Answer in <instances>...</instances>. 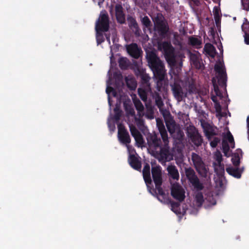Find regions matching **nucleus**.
<instances>
[{"label":"nucleus","instance_id":"f257e3e1","mask_svg":"<svg viewBox=\"0 0 249 249\" xmlns=\"http://www.w3.org/2000/svg\"><path fill=\"white\" fill-rule=\"evenodd\" d=\"M216 72L215 77L212 80L213 89L211 91V99L214 103V107L217 114L223 116L221 112L220 104L227 106V95L225 91L227 75L225 68L222 62H216L214 66Z\"/></svg>","mask_w":249,"mask_h":249},{"label":"nucleus","instance_id":"f03ea898","mask_svg":"<svg viewBox=\"0 0 249 249\" xmlns=\"http://www.w3.org/2000/svg\"><path fill=\"white\" fill-rule=\"evenodd\" d=\"M157 126L162 138L163 146L161 145V141L158 139L156 135L152 136L150 139H148V142L149 144L153 145L155 149L160 147V152L158 154V159L162 163L168 161L173 159V155L169 150L168 138L167 133L162 122L157 121Z\"/></svg>","mask_w":249,"mask_h":249},{"label":"nucleus","instance_id":"7ed1b4c3","mask_svg":"<svg viewBox=\"0 0 249 249\" xmlns=\"http://www.w3.org/2000/svg\"><path fill=\"white\" fill-rule=\"evenodd\" d=\"M147 59L149 65L155 76H157L160 80L163 79L165 73L164 67L162 62L153 53L148 54Z\"/></svg>","mask_w":249,"mask_h":249},{"label":"nucleus","instance_id":"20e7f679","mask_svg":"<svg viewBox=\"0 0 249 249\" xmlns=\"http://www.w3.org/2000/svg\"><path fill=\"white\" fill-rule=\"evenodd\" d=\"M109 27V20L106 11H103L100 13L98 20L95 24L96 31V40L97 44H99L104 41L102 31H107Z\"/></svg>","mask_w":249,"mask_h":249},{"label":"nucleus","instance_id":"39448f33","mask_svg":"<svg viewBox=\"0 0 249 249\" xmlns=\"http://www.w3.org/2000/svg\"><path fill=\"white\" fill-rule=\"evenodd\" d=\"M158 49L164 54V57L170 66H175L176 58L175 50L171 43L169 41L159 42Z\"/></svg>","mask_w":249,"mask_h":249},{"label":"nucleus","instance_id":"423d86ee","mask_svg":"<svg viewBox=\"0 0 249 249\" xmlns=\"http://www.w3.org/2000/svg\"><path fill=\"white\" fill-rule=\"evenodd\" d=\"M110 78L107 82V88H106V92L108 95V104L110 106V109H111V100H110V94L112 93V95L114 97H116L117 99L118 100V102L116 104V107L114 108V113L115 115L114 116V119L116 121H118L120 119V117L122 114V111L120 109V107L119 106V105H120L121 101L122 100V97L121 96L120 99H118V94L115 92L114 89L110 87Z\"/></svg>","mask_w":249,"mask_h":249},{"label":"nucleus","instance_id":"0eeeda50","mask_svg":"<svg viewBox=\"0 0 249 249\" xmlns=\"http://www.w3.org/2000/svg\"><path fill=\"white\" fill-rule=\"evenodd\" d=\"M171 79L174 80V84L171 85L172 89L176 99L180 102L184 97V93L181 87L182 82L180 80L179 77L175 73H170Z\"/></svg>","mask_w":249,"mask_h":249},{"label":"nucleus","instance_id":"6e6552de","mask_svg":"<svg viewBox=\"0 0 249 249\" xmlns=\"http://www.w3.org/2000/svg\"><path fill=\"white\" fill-rule=\"evenodd\" d=\"M222 147L224 155L226 157H229L231 155L230 151V148H234L235 143L233 137L229 130H227L226 133L222 134Z\"/></svg>","mask_w":249,"mask_h":249},{"label":"nucleus","instance_id":"1a4fd4ad","mask_svg":"<svg viewBox=\"0 0 249 249\" xmlns=\"http://www.w3.org/2000/svg\"><path fill=\"white\" fill-rule=\"evenodd\" d=\"M192 160L199 174L202 177L206 178L208 174V168L202 161L200 157L197 154L193 153Z\"/></svg>","mask_w":249,"mask_h":249},{"label":"nucleus","instance_id":"9d476101","mask_svg":"<svg viewBox=\"0 0 249 249\" xmlns=\"http://www.w3.org/2000/svg\"><path fill=\"white\" fill-rule=\"evenodd\" d=\"M152 174L157 190L160 194L162 195L163 192L161 188L162 183L161 167L160 166H153L152 167Z\"/></svg>","mask_w":249,"mask_h":249},{"label":"nucleus","instance_id":"9b49d317","mask_svg":"<svg viewBox=\"0 0 249 249\" xmlns=\"http://www.w3.org/2000/svg\"><path fill=\"white\" fill-rule=\"evenodd\" d=\"M128 152L129 154L128 161L131 166L134 169L139 170L141 168V163L137 157L135 156V151L129 144H126Z\"/></svg>","mask_w":249,"mask_h":249},{"label":"nucleus","instance_id":"f8f14e48","mask_svg":"<svg viewBox=\"0 0 249 249\" xmlns=\"http://www.w3.org/2000/svg\"><path fill=\"white\" fill-rule=\"evenodd\" d=\"M171 195L179 201H183L185 197L184 189L178 183H173L172 185Z\"/></svg>","mask_w":249,"mask_h":249},{"label":"nucleus","instance_id":"ddd939ff","mask_svg":"<svg viewBox=\"0 0 249 249\" xmlns=\"http://www.w3.org/2000/svg\"><path fill=\"white\" fill-rule=\"evenodd\" d=\"M164 119L166 126L170 133L173 135L177 131L178 133L179 136L182 137L183 133L178 129V126L171 116L169 114Z\"/></svg>","mask_w":249,"mask_h":249},{"label":"nucleus","instance_id":"4468645a","mask_svg":"<svg viewBox=\"0 0 249 249\" xmlns=\"http://www.w3.org/2000/svg\"><path fill=\"white\" fill-rule=\"evenodd\" d=\"M186 175L192 185L197 191L203 189V184L199 181L197 177L194 174V171L188 169L186 172Z\"/></svg>","mask_w":249,"mask_h":249},{"label":"nucleus","instance_id":"2eb2a0df","mask_svg":"<svg viewBox=\"0 0 249 249\" xmlns=\"http://www.w3.org/2000/svg\"><path fill=\"white\" fill-rule=\"evenodd\" d=\"M118 137L120 141L125 145L130 142V138L124 126L121 124H118Z\"/></svg>","mask_w":249,"mask_h":249},{"label":"nucleus","instance_id":"dca6fc26","mask_svg":"<svg viewBox=\"0 0 249 249\" xmlns=\"http://www.w3.org/2000/svg\"><path fill=\"white\" fill-rule=\"evenodd\" d=\"M163 19L164 18L160 14H158L156 17L153 19L155 26L162 33L165 32L167 30L166 25Z\"/></svg>","mask_w":249,"mask_h":249},{"label":"nucleus","instance_id":"f3484780","mask_svg":"<svg viewBox=\"0 0 249 249\" xmlns=\"http://www.w3.org/2000/svg\"><path fill=\"white\" fill-rule=\"evenodd\" d=\"M189 57L192 65L196 69H200L201 68V59L200 58V54L198 52L195 53H189Z\"/></svg>","mask_w":249,"mask_h":249},{"label":"nucleus","instance_id":"a211bd4d","mask_svg":"<svg viewBox=\"0 0 249 249\" xmlns=\"http://www.w3.org/2000/svg\"><path fill=\"white\" fill-rule=\"evenodd\" d=\"M129 127L131 133L134 138L137 144L139 147H142L144 141L142 134L135 126H130Z\"/></svg>","mask_w":249,"mask_h":249},{"label":"nucleus","instance_id":"6ab92c4d","mask_svg":"<svg viewBox=\"0 0 249 249\" xmlns=\"http://www.w3.org/2000/svg\"><path fill=\"white\" fill-rule=\"evenodd\" d=\"M115 15L118 22L124 23L125 21V16L121 4H116L115 6Z\"/></svg>","mask_w":249,"mask_h":249},{"label":"nucleus","instance_id":"aec40b11","mask_svg":"<svg viewBox=\"0 0 249 249\" xmlns=\"http://www.w3.org/2000/svg\"><path fill=\"white\" fill-rule=\"evenodd\" d=\"M142 173L145 182L149 192H151L150 189V185L151 184L152 180L150 177V166L149 164H146L145 165L143 169Z\"/></svg>","mask_w":249,"mask_h":249},{"label":"nucleus","instance_id":"412c9836","mask_svg":"<svg viewBox=\"0 0 249 249\" xmlns=\"http://www.w3.org/2000/svg\"><path fill=\"white\" fill-rule=\"evenodd\" d=\"M127 51L132 57L137 58L140 55V50L136 44H131L127 46Z\"/></svg>","mask_w":249,"mask_h":249},{"label":"nucleus","instance_id":"4be33fe9","mask_svg":"<svg viewBox=\"0 0 249 249\" xmlns=\"http://www.w3.org/2000/svg\"><path fill=\"white\" fill-rule=\"evenodd\" d=\"M215 134V133H213V132H210L209 131L206 132V135L210 141V145L212 147H215L220 141V138L216 137H213V135Z\"/></svg>","mask_w":249,"mask_h":249},{"label":"nucleus","instance_id":"5701e85b","mask_svg":"<svg viewBox=\"0 0 249 249\" xmlns=\"http://www.w3.org/2000/svg\"><path fill=\"white\" fill-rule=\"evenodd\" d=\"M203 201L204 198L202 193L199 192L196 193L194 199V205L196 211H197V208L202 205Z\"/></svg>","mask_w":249,"mask_h":249},{"label":"nucleus","instance_id":"b1692460","mask_svg":"<svg viewBox=\"0 0 249 249\" xmlns=\"http://www.w3.org/2000/svg\"><path fill=\"white\" fill-rule=\"evenodd\" d=\"M226 171L230 175L237 178H240L243 172V170L238 168L237 167L227 168Z\"/></svg>","mask_w":249,"mask_h":249},{"label":"nucleus","instance_id":"393cba45","mask_svg":"<svg viewBox=\"0 0 249 249\" xmlns=\"http://www.w3.org/2000/svg\"><path fill=\"white\" fill-rule=\"evenodd\" d=\"M167 171L170 176L174 179L178 180L179 178V173L176 167L172 165L167 167Z\"/></svg>","mask_w":249,"mask_h":249},{"label":"nucleus","instance_id":"a878e982","mask_svg":"<svg viewBox=\"0 0 249 249\" xmlns=\"http://www.w3.org/2000/svg\"><path fill=\"white\" fill-rule=\"evenodd\" d=\"M204 50L207 54L212 58L214 57L216 54L215 49L211 44H206L204 48Z\"/></svg>","mask_w":249,"mask_h":249},{"label":"nucleus","instance_id":"bb28decb","mask_svg":"<svg viewBox=\"0 0 249 249\" xmlns=\"http://www.w3.org/2000/svg\"><path fill=\"white\" fill-rule=\"evenodd\" d=\"M242 151L240 149H238L236 150V152L232 156L231 160L235 167H237L239 165L240 160L242 156Z\"/></svg>","mask_w":249,"mask_h":249},{"label":"nucleus","instance_id":"cd10ccee","mask_svg":"<svg viewBox=\"0 0 249 249\" xmlns=\"http://www.w3.org/2000/svg\"><path fill=\"white\" fill-rule=\"evenodd\" d=\"M189 41L191 45L196 48L201 47L202 41L200 37L191 36L189 38Z\"/></svg>","mask_w":249,"mask_h":249},{"label":"nucleus","instance_id":"c85d7f7f","mask_svg":"<svg viewBox=\"0 0 249 249\" xmlns=\"http://www.w3.org/2000/svg\"><path fill=\"white\" fill-rule=\"evenodd\" d=\"M146 87L145 89H143L142 88H140L138 89V93L139 94L143 101H145L147 99V95L148 92L150 90L149 85L147 83H146Z\"/></svg>","mask_w":249,"mask_h":249},{"label":"nucleus","instance_id":"c756f323","mask_svg":"<svg viewBox=\"0 0 249 249\" xmlns=\"http://www.w3.org/2000/svg\"><path fill=\"white\" fill-rule=\"evenodd\" d=\"M171 207V210L177 214H182L183 215L186 213V211L188 210V209L185 210L184 209L181 210L179 208V204L176 202L172 203Z\"/></svg>","mask_w":249,"mask_h":249},{"label":"nucleus","instance_id":"7c9ffc66","mask_svg":"<svg viewBox=\"0 0 249 249\" xmlns=\"http://www.w3.org/2000/svg\"><path fill=\"white\" fill-rule=\"evenodd\" d=\"M191 140L193 142L196 146H199L201 144V137L197 133H194L191 136Z\"/></svg>","mask_w":249,"mask_h":249},{"label":"nucleus","instance_id":"2f4dec72","mask_svg":"<svg viewBox=\"0 0 249 249\" xmlns=\"http://www.w3.org/2000/svg\"><path fill=\"white\" fill-rule=\"evenodd\" d=\"M134 104L137 110L139 112L140 116L144 115L143 109L144 107L142 103L139 100L134 101Z\"/></svg>","mask_w":249,"mask_h":249},{"label":"nucleus","instance_id":"473e14b6","mask_svg":"<svg viewBox=\"0 0 249 249\" xmlns=\"http://www.w3.org/2000/svg\"><path fill=\"white\" fill-rule=\"evenodd\" d=\"M214 168L215 171L219 175H222L224 172V167L223 164L221 162L214 163Z\"/></svg>","mask_w":249,"mask_h":249},{"label":"nucleus","instance_id":"72a5a7b5","mask_svg":"<svg viewBox=\"0 0 249 249\" xmlns=\"http://www.w3.org/2000/svg\"><path fill=\"white\" fill-rule=\"evenodd\" d=\"M127 86L131 89H135L136 88V82L134 78L127 77L125 79Z\"/></svg>","mask_w":249,"mask_h":249},{"label":"nucleus","instance_id":"f704fd0d","mask_svg":"<svg viewBox=\"0 0 249 249\" xmlns=\"http://www.w3.org/2000/svg\"><path fill=\"white\" fill-rule=\"evenodd\" d=\"M142 24L146 28L149 29L151 26V22L149 18L147 16H144L142 18Z\"/></svg>","mask_w":249,"mask_h":249},{"label":"nucleus","instance_id":"c9c22d12","mask_svg":"<svg viewBox=\"0 0 249 249\" xmlns=\"http://www.w3.org/2000/svg\"><path fill=\"white\" fill-rule=\"evenodd\" d=\"M128 22L129 26L131 28H134L136 30L138 28V24L136 22V20L132 18H128Z\"/></svg>","mask_w":249,"mask_h":249},{"label":"nucleus","instance_id":"e433bc0d","mask_svg":"<svg viewBox=\"0 0 249 249\" xmlns=\"http://www.w3.org/2000/svg\"><path fill=\"white\" fill-rule=\"evenodd\" d=\"M242 29L244 33H249V22L246 18H244V22L242 25Z\"/></svg>","mask_w":249,"mask_h":249},{"label":"nucleus","instance_id":"4c0bfd02","mask_svg":"<svg viewBox=\"0 0 249 249\" xmlns=\"http://www.w3.org/2000/svg\"><path fill=\"white\" fill-rule=\"evenodd\" d=\"M119 62L120 67L122 69H125L128 66L127 60L125 58H121Z\"/></svg>","mask_w":249,"mask_h":249},{"label":"nucleus","instance_id":"58836bf2","mask_svg":"<svg viewBox=\"0 0 249 249\" xmlns=\"http://www.w3.org/2000/svg\"><path fill=\"white\" fill-rule=\"evenodd\" d=\"M112 119V117L110 115L108 117V120H107V124H108V127L110 131H112V132H114L115 130V124L114 122L111 123Z\"/></svg>","mask_w":249,"mask_h":249},{"label":"nucleus","instance_id":"ea45409f","mask_svg":"<svg viewBox=\"0 0 249 249\" xmlns=\"http://www.w3.org/2000/svg\"><path fill=\"white\" fill-rule=\"evenodd\" d=\"M214 158L216 160L215 163L222 162V155L221 152L219 151H216L214 154Z\"/></svg>","mask_w":249,"mask_h":249},{"label":"nucleus","instance_id":"a19ab883","mask_svg":"<svg viewBox=\"0 0 249 249\" xmlns=\"http://www.w3.org/2000/svg\"><path fill=\"white\" fill-rule=\"evenodd\" d=\"M243 9L249 11V0H241Z\"/></svg>","mask_w":249,"mask_h":249},{"label":"nucleus","instance_id":"79ce46f5","mask_svg":"<svg viewBox=\"0 0 249 249\" xmlns=\"http://www.w3.org/2000/svg\"><path fill=\"white\" fill-rule=\"evenodd\" d=\"M213 15L216 22H217L220 18V14L219 10L217 8L215 7L213 11Z\"/></svg>","mask_w":249,"mask_h":249},{"label":"nucleus","instance_id":"37998d69","mask_svg":"<svg viewBox=\"0 0 249 249\" xmlns=\"http://www.w3.org/2000/svg\"><path fill=\"white\" fill-rule=\"evenodd\" d=\"M148 119H152L154 118V115L152 111V109L151 107H150L148 109V112L145 114H144Z\"/></svg>","mask_w":249,"mask_h":249},{"label":"nucleus","instance_id":"c03bdc74","mask_svg":"<svg viewBox=\"0 0 249 249\" xmlns=\"http://www.w3.org/2000/svg\"><path fill=\"white\" fill-rule=\"evenodd\" d=\"M244 41L246 44L249 45V33H244Z\"/></svg>","mask_w":249,"mask_h":249},{"label":"nucleus","instance_id":"a18cd8bd","mask_svg":"<svg viewBox=\"0 0 249 249\" xmlns=\"http://www.w3.org/2000/svg\"><path fill=\"white\" fill-rule=\"evenodd\" d=\"M156 104L159 108L161 107L163 105V103L161 100V99H157Z\"/></svg>","mask_w":249,"mask_h":249},{"label":"nucleus","instance_id":"49530a36","mask_svg":"<svg viewBox=\"0 0 249 249\" xmlns=\"http://www.w3.org/2000/svg\"><path fill=\"white\" fill-rule=\"evenodd\" d=\"M116 36V34L115 31H113L111 33V38L113 42L115 41V37Z\"/></svg>","mask_w":249,"mask_h":249},{"label":"nucleus","instance_id":"de8ad7c7","mask_svg":"<svg viewBox=\"0 0 249 249\" xmlns=\"http://www.w3.org/2000/svg\"><path fill=\"white\" fill-rule=\"evenodd\" d=\"M109 12L111 17H113L114 13L113 6L112 5H111V6L109 7Z\"/></svg>","mask_w":249,"mask_h":249},{"label":"nucleus","instance_id":"09e8293b","mask_svg":"<svg viewBox=\"0 0 249 249\" xmlns=\"http://www.w3.org/2000/svg\"><path fill=\"white\" fill-rule=\"evenodd\" d=\"M247 128H248V140L249 141V116H248L247 118Z\"/></svg>","mask_w":249,"mask_h":249},{"label":"nucleus","instance_id":"8fccbe9b","mask_svg":"<svg viewBox=\"0 0 249 249\" xmlns=\"http://www.w3.org/2000/svg\"><path fill=\"white\" fill-rule=\"evenodd\" d=\"M217 47H218V49L219 50L220 53H223V49H222V46L221 42H219L218 43V44H217Z\"/></svg>","mask_w":249,"mask_h":249},{"label":"nucleus","instance_id":"3c124183","mask_svg":"<svg viewBox=\"0 0 249 249\" xmlns=\"http://www.w3.org/2000/svg\"><path fill=\"white\" fill-rule=\"evenodd\" d=\"M106 38H107V42H108V44L110 45V40L109 36H108L107 35H106Z\"/></svg>","mask_w":249,"mask_h":249},{"label":"nucleus","instance_id":"603ef678","mask_svg":"<svg viewBox=\"0 0 249 249\" xmlns=\"http://www.w3.org/2000/svg\"><path fill=\"white\" fill-rule=\"evenodd\" d=\"M154 77L156 78V79L157 80V82L158 83H157V85H159V83L160 81H161L163 80V79H162V80H160V79H159V77H158L157 76H156H156H155L154 75Z\"/></svg>","mask_w":249,"mask_h":249},{"label":"nucleus","instance_id":"864d4df0","mask_svg":"<svg viewBox=\"0 0 249 249\" xmlns=\"http://www.w3.org/2000/svg\"><path fill=\"white\" fill-rule=\"evenodd\" d=\"M211 204L212 205H214L216 204V201L213 199L212 201L211 202Z\"/></svg>","mask_w":249,"mask_h":249},{"label":"nucleus","instance_id":"5fc2aeb1","mask_svg":"<svg viewBox=\"0 0 249 249\" xmlns=\"http://www.w3.org/2000/svg\"><path fill=\"white\" fill-rule=\"evenodd\" d=\"M113 57V54H112L111 56H110V62H111V63L112 62Z\"/></svg>","mask_w":249,"mask_h":249},{"label":"nucleus","instance_id":"6e6d98bb","mask_svg":"<svg viewBox=\"0 0 249 249\" xmlns=\"http://www.w3.org/2000/svg\"><path fill=\"white\" fill-rule=\"evenodd\" d=\"M194 1L196 3L198 2V0H192Z\"/></svg>","mask_w":249,"mask_h":249},{"label":"nucleus","instance_id":"4d7b16f0","mask_svg":"<svg viewBox=\"0 0 249 249\" xmlns=\"http://www.w3.org/2000/svg\"><path fill=\"white\" fill-rule=\"evenodd\" d=\"M102 2H99L98 3V5H99L100 6H101V4H102Z\"/></svg>","mask_w":249,"mask_h":249}]
</instances>
